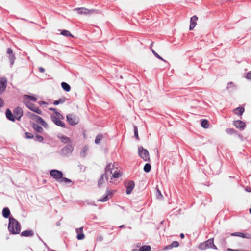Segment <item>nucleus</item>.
I'll return each instance as SVG.
<instances>
[{
	"instance_id": "nucleus-1",
	"label": "nucleus",
	"mask_w": 251,
	"mask_h": 251,
	"mask_svg": "<svg viewBox=\"0 0 251 251\" xmlns=\"http://www.w3.org/2000/svg\"><path fill=\"white\" fill-rule=\"evenodd\" d=\"M8 229L9 232L13 234H19L21 231L20 224L14 217H10Z\"/></svg>"
},
{
	"instance_id": "nucleus-2",
	"label": "nucleus",
	"mask_w": 251,
	"mask_h": 251,
	"mask_svg": "<svg viewBox=\"0 0 251 251\" xmlns=\"http://www.w3.org/2000/svg\"><path fill=\"white\" fill-rule=\"evenodd\" d=\"M198 248L200 250H203L207 248H211L215 250L217 249V247L214 245L213 238H210L206 241L201 243Z\"/></svg>"
},
{
	"instance_id": "nucleus-3",
	"label": "nucleus",
	"mask_w": 251,
	"mask_h": 251,
	"mask_svg": "<svg viewBox=\"0 0 251 251\" xmlns=\"http://www.w3.org/2000/svg\"><path fill=\"white\" fill-rule=\"evenodd\" d=\"M74 150V147L72 144H68L63 148H62L59 151V154L60 155L67 157L70 155Z\"/></svg>"
},
{
	"instance_id": "nucleus-4",
	"label": "nucleus",
	"mask_w": 251,
	"mask_h": 251,
	"mask_svg": "<svg viewBox=\"0 0 251 251\" xmlns=\"http://www.w3.org/2000/svg\"><path fill=\"white\" fill-rule=\"evenodd\" d=\"M138 154L145 161H150V159L149 151L142 146L138 147Z\"/></svg>"
},
{
	"instance_id": "nucleus-5",
	"label": "nucleus",
	"mask_w": 251,
	"mask_h": 251,
	"mask_svg": "<svg viewBox=\"0 0 251 251\" xmlns=\"http://www.w3.org/2000/svg\"><path fill=\"white\" fill-rule=\"evenodd\" d=\"M24 104L26 105V106L30 110L32 111L33 112L40 114H42V111L37 106H36L34 104L31 103L28 100H25V101H24Z\"/></svg>"
},
{
	"instance_id": "nucleus-6",
	"label": "nucleus",
	"mask_w": 251,
	"mask_h": 251,
	"mask_svg": "<svg viewBox=\"0 0 251 251\" xmlns=\"http://www.w3.org/2000/svg\"><path fill=\"white\" fill-rule=\"evenodd\" d=\"M50 175L58 182H60V180L63 176L62 172L56 169L51 170L50 171Z\"/></svg>"
},
{
	"instance_id": "nucleus-7",
	"label": "nucleus",
	"mask_w": 251,
	"mask_h": 251,
	"mask_svg": "<svg viewBox=\"0 0 251 251\" xmlns=\"http://www.w3.org/2000/svg\"><path fill=\"white\" fill-rule=\"evenodd\" d=\"M114 168V165L111 163L108 164L105 167V173L103 174L105 180L108 181L109 176H112L113 170Z\"/></svg>"
},
{
	"instance_id": "nucleus-8",
	"label": "nucleus",
	"mask_w": 251,
	"mask_h": 251,
	"mask_svg": "<svg viewBox=\"0 0 251 251\" xmlns=\"http://www.w3.org/2000/svg\"><path fill=\"white\" fill-rule=\"evenodd\" d=\"M67 121L72 126H75L78 124V120L76 117L72 114H69L66 116Z\"/></svg>"
},
{
	"instance_id": "nucleus-9",
	"label": "nucleus",
	"mask_w": 251,
	"mask_h": 251,
	"mask_svg": "<svg viewBox=\"0 0 251 251\" xmlns=\"http://www.w3.org/2000/svg\"><path fill=\"white\" fill-rule=\"evenodd\" d=\"M113 191L107 188L106 189V193L102 196V197L98 201L101 202H105L109 198L112 197L113 195Z\"/></svg>"
},
{
	"instance_id": "nucleus-10",
	"label": "nucleus",
	"mask_w": 251,
	"mask_h": 251,
	"mask_svg": "<svg viewBox=\"0 0 251 251\" xmlns=\"http://www.w3.org/2000/svg\"><path fill=\"white\" fill-rule=\"evenodd\" d=\"M60 118H61V117H57L54 114H51L50 115V119L54 124L63 128L66 127L65 124L60 120Z\"/></svg>"
},
{
	"instance_id": "nucleus-11",
	"label": "nucleus",
	"mask_w": 251,
	"mask_h": 251,
	"mask_svg": "<svg viewBox=\"0 0 251 251\" xmlns=\"http://www.w3.org/2000/svg\"><path fill=\"white\" fill-rule=\"evenodd\" d=\"M6 53L9 55L8 59L10 61V65L12 67L16 59L15 55L13 53L12 50L10 48L7 49Z\"/></svg>"
},
{
	"instance_id": "nucleus-12",
	"label": "nucleus",
	"mask_w": 251,
	"mask_h": 251,
	"mask_svg": "<svg viewBox=\"0 0 251 251\" xmlns=\"http://www.w3.org/2000/svg\"><path fill=\"white\" fill-rule=\"evenodd\" d=\"M7 85V80L5 77L0 78V95L2 94L6 90Z\"/></svg>"
},
{
	"instance_id": "nucleus-13",
	"label": "nucleus",
	"mask_w": 251,
	"mask_h": 251,
	"mask_svg": "<svg viewBox=\"0 0 251 251\" xmlns=\"http://www.w3.org/2000/svg\"><path fill=\"white\" fill-rule=\"evenodd\" d=\"M13 114L15 119L19 121L23 115V111L21 107L17 106L14 109Z\"/></svg>"
},
{
	"instance_id": "nucleus-14",
	"label": "nucleus",
	"mask_w": 251,
	"mask_h": 251,
	"mask_svg": "<svg viewBox=\"0 0 251 251\" xmlns=\"http://www.w3.org/2000/svg\"><path fill=\"white\" fill-rule=\"evenodd\" d=\"M126 187V193L128 195L131 193L133 191L134 187H135V183L133 181L130 180L128 181L127 183L125 184Z\"/></svg>"
},
{
	"instance_id": "nucleus-15",
	"label": "nucleus",
	"mask_w": 251,
	"mask_h": 251,
	"mask_svg": "<svg viewBox=\"0 0 251 251\" xmlns=\"http://www.w3.org/2000/svg\"><path fill=\"white\" fill-rule=\"evenodd\" d=\"M233 125L236 128L240 130H243L246 126L245 123L239 120L234 121Z\"/></svg>"
},
{
	"instance_id": "nucleus-16",
	"label": "nucleus",
	"mask_w": 251,
	"mask_h": 251,
	"mask_svg": "<svg viewBox=\"0 0 251 251\" xmlns=\"http://www.w3.org/2000/svg\"><path fill=\"white\" fill-rule=\"evenodd\" d=\"M198 20V17L197 16L194 15L190 19V25L189 26L190 30H192L194 29L197 25V21Z\"/></svg>"
},
{
	"instance_id": "nucleus-17",
	"label": "nucleus",
	"mask_w": 251,
	"mask_h": 251,
	"mask_svg": "<svg viewBox=\"0 0 251 251\" xmlns=\"http://www.w3.org/2000/svg\"><path fill=\"white\" fill-rule=\"evenodd\" d=\"M58 138L64 144H71V139L69 137L66 136L65 135L61 134L58 136Z\"/></svg>"
},
{
	"instance_id": "nucleus-18",
	"label": "nucleus",
	"mask_w": 251,
	"mask_h": 251,
	"mask_svg": "<svg viewBox=\"0 0 251 251\" xmlns=\"http://www.w3.org/2000/svg\"><path fill=\"white\" fill-rule=\"evenodd\" d=\"M5 115L6 118L10 121L14 122L15 121V118L14 114L12 113L11 111L9 109H7L5 111Z\"/></svg>"
},
{
	"instance_id": "nucleus-19",
	"label": "nucleus",
	"mask_w": 251,
	"mask_h": 251,
	"mask_svg": "<svg viewBox=\"0 0 251 251\" xmlns=\"http://www.w3.org/2000/svg\"><path fill=\"white\" fill-rule=\"evenodd\" d=\"M74 10L77 11L78 13L80 15H86L89 13V10L84 7L76 8L74 9Z\"/></svg>"
},
{
	"instance_id": "nucleus-20",
	"label": "nucleus",
	"mask_w": 251,
	"mask_h": 251,
	"mask_svg": "<svg viewBox=\"0 0 251 251\" xmlns=\"http://www.w3.org/2000/svg\"><path fill=\"white\" fill-rule=\"evenodd\" d=\"M33 235L34 232L32 230H26L21 233V236L23 237H32Z\"/></svg>"
},
{
	"instance_id": "nucleus-21",
	"label": "nucleus",
	"mask_w": 251,
	"mask_h": 251,
	"mask_svg": "<svg viewBox=\"0 0 251 251\" xmlns=\"http://www.w3.org/2000/svg\"><path fill=\"white\" fill-rule=\"evenodd\" d=\"M83 227H80L76 229L77 233V239L78 240H82L85 238V235L82 232Z\"/></svg>"
},
{
	"instance_id": "nucleus-22",
	"label": "nucleus",
	"mask_w": 251,
	"mask_h": 251,
	"mask_svg": "<svg viewBox=\"0 0 251 251\" xmlns=\"http://www.w3.org/2000/svg\"><path fill=\"white\" fill-rule=\"evenodd\" d=\"M2 216L5 218H9L10 217V211L8 207H4L2 211Z\"/></svg>"
},
{
	"instance_id": "nucleus-23",
	"label": "nucleus",
	"mask_w": 251,
	"mask_h": 251,
	"mask_svg": "<svg viewBox=\"0 0 251 251\" xmlns=\"http://www.w3.org/2000/svg\"><path fill=\"white\" fill-rule=\"evenodd\" d=\"M231 236H239V237H242V238H247V239H249L250 238V235L249 234H245V233H242V232H234V233H232L230 234Z\"/></svg>"
},
{
	"instance_id": "nucleus-24",
	"label": "nucleus",
	"mask_w": 251,
	"mask_h": 251,
	"mask_svg": "<svg viewBox=\"0 0 251 251\" xmlns=\"http://www.w3.org/2000/svg\"><path fill=\"white\" fill-rule=\"evenodd\" d=\"M33 128L38 133H42L43 131V129L39 125L33 123L32 125Z\"/></svg>"
},
{
	"instance_id": "nucleus-25",
	"label": "nucleus",
	"mask_w": 251,
	"mask_h": 251,
	"mask_svg": "<svg viewBox=\"0 0 251 251\" xmlns=\"http://www.w3.org/2000/svg\"><path fill=\"white\" fill-rule=\"evenodd\" d=\"M179 244L178 241H173L169 246H166L165 247V249H168L172 248H176L179 246Z\"/></svg>"
},
{
	"instance_id": "nucleus-26",
	"label": "nucleus",
	"mask_w": 251,
	"mask_h": 251,
	"mask_svg": "<svg viewBox=\"0 0 251 251\" xmlns=\"http://www.w3.org/2000/svg\"><path fill=\"white\" fill-rule=\"evenodd\" d=\"M61 87L63 88V89L66 91V92H69L71 90V87L70 86L65 82H62L61 84Z\"/></svg>"
},
{
	"instance_id": "nucleus-27",
	"label": "nucleus",
	"mask_w": 251,
	"mask_h": 251,
	"mask_svg": "<svg viewBox=\"0 0 251 251\" xmlns=\"http://www.w3.org/2000/svg\"><path fill=\"white\" fill-rule=\"evenodd\" d=\"M201 126L204 128L206 129L209 127V121L206 119H202L201 121Z\"/></svg>"
},
{
	"instance_id": "nucleus-28",
	"label": "nucleus",
	"mask_w": 251,
	"mask_h": 251,
	"mask_svg": "<svg viewBox=\"0 0 251 251\" xmlns=\"http://www.w3.org/2000/svg\"><path fill=\"white\" fill-rule=\"evenodd\" d=\"M66 99H66V97H62L60 98L59 100H55L53 102V104L55 105H57L59 104L63 103L64 102H65Z\"/></svg>"
},
{
	"instance_id": "nucleus-29",
	"label": "nucleus",
	"mask_w": 251,
	"mask_h": 251,
	"mask_svg": "<svg viewBox=\"0 0 251 251\" xmlns=\"http://www.w3.org/2000/svg\"><path fill=\"white\" fill-rule=\"evenodd\" d=\"M88 149V148L87 146H85L82 148V149L81 150V151L80 152V156L81 157L84 158L86 157Z\"/></svg>"
},
{
	"instance_id": "nucleus-30",
	"label": "nucleus",
	"mask_w": 251,
	"mask_h": 251,
	"mask_svg": "<svg viewBox=\"0 0 251 251\" xmlns=\"http://www.w3.org/2000/svg\"><path fill=\"white\" fill-rule=\"evenodd\" d=\"M104 179H105L104 175V174H102L98 180V185L99 187H101V185L104 183Z\"/></svg>"
},
{
	"instance_id": "nucleus-31",
	"label": "nucleus",
	"mask_w": 251,
	"mask_h": 251,
	"mask_svg": "<svg viewBox=\"0 0 251 251\" xmlns=\"http://www.w3.org/2000/svg\"><path fill=\"white\" fill-rule=\"evenodd\" d=\"M23 98H24V100H26V98H27L28 99L31 100L33 102H36L37 100L36 98H35V97H34L33 96H31L29 95H26V94L24 95L23 96Z\"/></svg>"
},
{
	"instance_id": "nucleus-32",
	"label": "nucleus",
	"mask_w": 251,
	"mask_h": 251,
	"mask_svg": "<svg viewBox=\"0 0 251 251\" xmlns=\"http://www.w3.org/2000/svg\"><path fill=\"white\" fill-rule=\"evenodd\" d=\"M151 247L150 245H144L139 248V251H151Z\"/></svg>"
},
{
	"instance_id": "nucleus-33",
	"label": "nucleus",
	"mask_w": 251,
	"mask_h": 251,
	"mask_svg": "<svg viewBox=\"0 0 251 251\" xmlns=\"http://www.w3.org/2000/svg\"><path fill=\"white\" fill-rule=\"evenodd\" d=\"M61 34L66 37H73V36L70 32V31L67 30H62L61 32Z\"/></svg>"
},
{
	"instance_id": "nucleus-34",
	"label": "nucleus",
	"mask_w": 251,
	"mask_h": 251,
	"mask_svg": "<svg viewBox=\"0 0 251 251\" xmlns=\"http://www.w3.org/2000/svg\"><path fill=\"white\" fill-rule=\"evenodd\" d=\"M26 114L29 118L32 119L34 121H35V120L37 116V115H36L31 112H29V111L27 112Z\"/></svg>"
},
{
	"instance_id": "nucleus-35",
	"label": "nucleus",
	"mask_w": 251,
	"mask_h": 251,
	"mask_svg": "<svg viewBox=\"0 0 251 251\" xmlns=\"http://www.w3.org/2000/svg\"><path fill=\"white\" fill-rule=\"evenodd\" d=\"M151 168V166L150 163H146L144 166L143 170L145 172L149 173V172H150Z\"/></svg>"
},
{
	"instance_id": "nucleus-36",
	"label": "nucleus",
	"mask_w": 251,
	"mask_h": 251,
	"mask_svg": "<svg viewBox=\"0 0 251 251\" xmlns=\"http://www.w3.org/2000/svg\"><path fill=\"white\" fill-rule=\"evenodd\" d=\"M235 110L238 111V113H236V114L239 116H242L245 111V109L243 107H238Z\"/></svg>"
},
{
	"instance_id": "nucleus-37",
	"label": "nucleus",
	"mask_w": 251,
	"mask_h": 251,
	"mask_svg": "<svg viewBox=\"0 0 251 251\" xmlns=\"http://www.w3.org/2000/svg\"><path fill=\"white\" fill-rule=\"evenodd\" d=\"M103 138V135L101 134H98L96 137L95 140V143L96 144H98L100 143L101 140Z\"/></svg>"
},
{
	"instance_id": "nucleus-38",
	"label": "nucleus",
	"mask_w": 251,
	"mask_h": 251,
	"mask_svg": "<svg viewBox=\"0 0 251 251\" xmlns=\"http://www.w3.org/2000/svg\"><path fill=\"white\" fill-rule=\"evenodd\" d=\"M34 140L35 141L42 143L44 141V138L42 136L37 134L35 136Z\"/></svg>"
},
{
	"instance_id": "nucleus-39",
	"label": "nucleus",
	"mask_w": 251,
	"mask_h": 251,
	"mask_svg": "<svg viewBox=\"0 0 251 251\" xmlns=\"http://www.w3.org/2000/svg\"><path fill=\"white\" fill-rule=\"evenodd\" d=\"M121 176V174L117 171H115L114 173L111 176V180H112L113 178H117Z\"/></svg>"
},
{
	"instance_id": "nucleus-40",
	"label": "nucleus",
	"mask_w": 251,
	"mask_h": 251,
	"mask_svg": "<svg viewBox=\"0 0 251 251\" xmlns=\"http://www.w3.org/2000/svg\"><path fill=\"white\" fill-rule=\"evenodd\" d=\"M226 132L229 135H232L235 133H236L237 131H235L233 128H228L226 129Z\"/></svg>"
},
{
	"instance_id": "nucleus-41",
	"label": "nucleus",
	"mask_w": 251,
	"mask_h": 251,
	"mask_svg": "<svg viewBox=\"0 0 251 251\" xmlns=\"http://www.w3.org/2000/svg\"><path fill=\"white\" fill-rule=\"evenodd\" d=\"M151 51L152 53L157 58L163 61V62H166V60H165L162 57H161L159 54H158L153 50L152 49Z\"/></svg>"
},
{
	"instance_id": "nucleus-42",
	"label": "nucleus",
	"mask_w": 251,
	"mask_h": 251,
	"mask_svg": "<svg viewBox=\"0 0 251 251\" xmlns=\"http://www.w3.org/2000/svg\"><path fill=\"white\" fill-rule=\"evenodd\" d=\"M63 182L66 183H72V184H73V183L72 182V180H70V179L66 178V177H62V178L61 179V180H60L59 183H62V182Z\"/></svg>"
},
{
	"instance_id": "nucleus-43",
	"label": "nucleus",
	"mask_w": 251,
	"mask_h": 251,
	"mask_svg": "<svg viewBox=\"0 0 251 251\" xmlns=\"http://www.w3.org/2000/svg\"><path fill=\"white\" fill-rule=\"evenodd\" d=\"M134 137L137 139L139 140L138 132V128L137 126H134Z\"/></svg>"
},
{
	"instance_id": "nucleus-44",
	"label": "nucleus",
	"mask_w": 251,
	"mask_h": 251,
	"mask_svg": "<svg viewBox=\"0 0 251 251\" xmlns=\"http://www.w3.org/2000/svg\"><path fill=\"white\" fill-rule=\"evenodd\" d=\"M25 138L28 139H31L34 138L33 135L30 132H26L25 133Z\"/></svg>"
},
{
	"instance_id": "nucleus-45",
	"label": "nucleus",
	"mask_w": 251,
	"mask_h": 251,
	"mask_svg": "<svg viewBox=\"0 0 251 251\" xmlns=\"http://www.w3.org/2000/svg\"><path fill=\"white\" fill-rule=\"evenodd\" d=\"M156 191H157V194H156V197L157 199H161L163 198V195H162L160 191L158 189V187H156Z\"/></svg>"
},
{
	"instance_id": "nucleus-46",
	"label": "nucleus",
	"mask_w": 251,
	"mask_h": 251,
	"mask_svg": "<svg viewBox=\"0 0 251 251\" xmlns=\"http://www.w3.org/2000/svg\"><path fill=\"white\" fill-rule=\"evenodd\" d=\"M43 121H44L42 117H41L38 115L37 116V117L35 120V121H36L37 123L40 124H41V123Z\"/></svg>"
},
{
	"instance_id": "nucleus-47",
	"label": "nucleus",
	"mask_w": 251,
	"mask_h": 251,
	"mask_svg": "<svg viewBox=\"0 0 251 251\" xmlns=\"http://www.w3.org/2000/svg\"><path fill=\"white\" fill-rule=\"evenodd\" d=\"M234 84L232 82H229L228 83L227 85L226 86V89H229L234 87Z\"/></svg>"
},
{
	"instance_id": "nucleus-48",
	"label": "nucleus",
	"mask_w": 251,
	"mask_h": 251,
	"mask_svg": "<svg viewBox=\"0 0 251 251\" xmlns=\"http://www.w3.org/2000/svg\"><path fill=\"white\" fill-rule=\"evenodd\" d=\"M54 115L57 117H61V119H63V116L57 110L54 112Z\"/></svg>"
},
{
	"instance_id": "nucleus-49",
	"label": "nucleus",
	"mask_w": 251,
	"mask_h": 251,
	"mask_svg": "<svg viewBox=\"0 0 251 251\" xmlns=\"http://www.w3.org/2000/svg\"><path fill=\"white\" fill-rule=\"evenodd\" d=\"M40 125H41L45 128H48V125L44 120L41 123Z\"/></svg>"
},
{
	"instance_id": "nucleus-50",
	"label": "nucleus",
	"mask_w": 251,
	"mask_h": 251,
	"mask_svg": "<svg viewBox=\"0 0 251 251\" xmlns=\"http://www.w3.org/2000/svg\"><path fill=\"white\" fill-rule=\"evenodd\" d=\"M246 78L248 79L251 80V72H248L247 74Z\"/></svg>"
},
{
	"instance_id": "nucleus-51",
	"label": "nucleus",
	"mask_w": 251,
	"mask_h": 251,
	"mask_svg": "<svg viewBox=\"0 0 251 251\" xmlns=\"http://www.w3.org/2000/svg\"><path fill=\"white\" fill-rule=\"evenodd\" d=\"M38 104L40 105H44V104L47 105V104H48V103L44 101H39L38 102Z\"/></svg>"
},
{
	"instance_id": "nucleus-52",
	"label": "nucleus",
	"mask_w": 251,
	"mask_h": 251,
	"mask_svg": "<svg viewBox=\"0 0 251 251\" xmlns=\"http://www.w3.org/2000/svg\"><path fill=\"white\" fill-rule=\"evenodd\" d=\"M4 102L2 98H0V108L3 106Z\"/></svg>"
},
{
	"instance_id": "nucleus-53",
	"label": "nucleus",
	"mask_w": 251,
	"mask_h": 251,
	"mask_svg": "<svg viewBox=\"0 0 251 251\" xmlns=\"http://www.w3.org/2000/svg\"><path fill=\"white\" fill-rule=\"evenodd\" d=\"M245 191L248 192H251V187H246L245 189Z\"/></svg>"
},
{
	"instance_id": "nucleus-54",
	"label": "nucleus",
	"mask_w": 251,
	"mask_h": 251,
	"mask_svg": "<svg viewBox=\"0 0 251 251\" xmlns=\"http://www.w3.org/2000/svg\"><path fill=\"white\" fill-rule=\"evenodd\" d=\"M39 71L41 72V73H44L45 72V69L44 68H43V67H40L39 68Z\"/></svg>"
},
{
	"instance_id": "nucleus-55",
	"label": "nucleus",
	"mask_w": 251,
	"mask_h": 251,
	"mask_svg": "<svg viewBox=\"0 0 251 251\" xmlns=\"http://www.w3.org/2000/svg\"><path fill=\"white\" fill-rule=\"evenodd\" d=\"M49 110L53 111L54 112L57 110V109L55 108H52V107L49 108Z\"/></svg>"
},
{
	"instance_id": "nucleus-56",
	"label": "nucleus",
	"mask_w": 251,
	"mask_h": 251,
	"mask_svg": "<svg viewBox=\"0 0 251 251\" xmlns=\"http://www.w3.org/2000/svg\"><path fill=\"white\" fill-rule=\"evenodd\" d=\"M227 251H238V249H232L231 248H228Z\"/></svg>"
},
{
	"instance_id": "nucleus-57",
	"label": "nucleus",
	"mask_w": 251,
	"mask_h": 251,
	"mask_svg": "<svg viewBox=\"0 0 251 251\" xmlns=\"http://www.w3.org/2000/svg\"><path fill=\"white\" fill-rule=\"evenodd\" d=\"M125 227H126V226L124 225H121L119 226H118V228H124Z\"/></svg>"
},
{
	"instance_id": "nucleus-58",
	"label": "nucleus",
	"mask_w": 251,
	"mask_h": 251,
	"mask_svg": "<svg viewBox=\"0 0 251 251\" xmlns=\"http://www.w3.org/2000/svg\"><path fill=\"white\" fill-rule=\"evenodd\" d=\"M180 237L182 239L184 238L185 237L184 234L183 233H181L180 235Z\"/></svg>"
},
{
	"instance_id": "nucleus-59",
	"label": "nucleus",
	"mask_w": 251,
	"mask_h": 251,
	"mask_svg": "<svg viewBox=\"0 0 251 251\" xmlns=\"http://www.w3.org/2000/svg\"><path fill=\"white\" fill-rule=\"evenodd\" d=\"M42 242L43 243L44 245L46 247H47V248H48V246L47 244L46 243H45L44 241H43V242Z\"/></svg>"
},
{
	"instance_id": "nucleus-60",
	"label": "nucleus",
	"mask_w": 251,
	"mask_h": 251,
	"mask_svg": "<svg viewBox=\"0 0 251 251\" xmlns=\"http://www.w3.org/2000/svg\"><path fill=\"white\" fill-rule=\"evenodd\" d=\"M38 236V238H39V239L41 241L43 242V240L41 239V238L40 236Z\"/></svg>"
},
{
	"instance_id": "nucleus-61",
	"label": "nucleus",
	"mask_w": 251,
	"mask_h": 251,
	"mask_svg": "<svg viewBox=\"0 0 251 251\" xmlns=\"http://www.w3.org/2000/svg\"><path fill=\"white\" fill-rule=\"evenodd\" d=\"M238 251H248V250H238Z\"/></svg>"
},
{
	"instance_id": "nucleus-62",
	"label": "nucleus",
	"mask_w": 251,
	"mask_h": 251,
	"mask_svg": "<svg viewBox=\"0 0 251 251\" xmlns=\"http://www.w3.org/2000/svg\"><path fill=\"white\" fill-rule=\"evenodd\" d=\"M249 212L251 214V207L249 209Z\"/></svg>"
},
{
	"instance_id": "nucleus-63",
	"label": "nucleus",
	"mask_w": 251,
	"mask_h": 251,
	"mask_svg": "<svg viewBox=\"0 0 251 251\" xmlns=\"http://www.w3.org/2000/svg\"><path fill=\"white\" fill-rule=\"evenodd\" d=\"M59 225H60V224L59 223H57V226H59Z\"/></svg>"
},
{
	"instance_id": "nucleus-64",
	"label": "nucleus",
	"mask_w": 251,
	"mask_h": 251,
	"mask_svg": "<svg viewBox=\"0 0 251 251\" xmlns=\"http://www.w3.org/2000/svg\"><path fill=\"white\" fill-rule=\"evenodd\" d=\"M109 182H110V183H112V181L111 180H110V181H109Z\"/></svg>"
}]
</instances>
